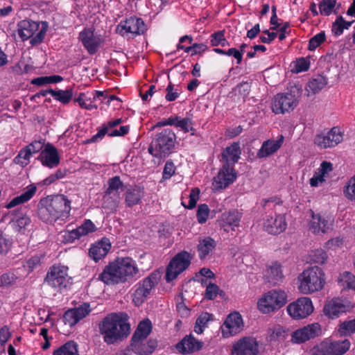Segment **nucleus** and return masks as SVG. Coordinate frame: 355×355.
Listing matches in <instances>:
<instances>
[{
    "mask_svg": "<svg viewBox=\"0 0 355 355\" xmlns=\"http://www.w3.org/2000/svg\"><path fill=\"white\" fill-rule=\"evenodd\" d=\"M344 192L348 199L355 202V176L349 180Z\"/></svg>",
    "mask_w": 355,
    "mask_h": 355,
    "instance_id": "nucleus-52",
    "label": "nucleus"
},
{
    "mask_svg": "<svg viewBox=\"0 0 355 355\" xmlns=\"http://www.w3.org/2000/svg\"><path fill=\"white\" fill-rule=\"evenodd\" d=\"M241 218V214L236 209L225 212L221 215L220 226L225 231H229L228 227H238Z\"/></svg>",
    "mask_w": 355,
    "mask_h": 355,
    "instance_id": "nucleus-28",
    "label": "nucleus"
},
{
    "mask_svg": "<svg viewBox=\"0 0 355 355\" xmlns=\"http://www.w3.org/2000/svg\"><path fill=\"white\" fill-rule=\"evenodd\" d=\"M166 90L167 92V94L165 98L168 101H175L179 96L178 92H173L174 86L171 83H170L169 85L167 86Z\"/></svg>",
    "mask_w": 355,
    "mask_h": 355,
    "instance_id": "nucleus-61",
    "label": "nucleus"
},
{
    "mask_svg": "<svg viewBox=\"0 0 355 355\" xmlns=\"http://www.w3.org/2000/svg\"><path fill=\"white\" fill-rule=\"evenodd\" d=\"M327 84V79L324 76L317 75L308 83L306 90H310L313 94H316L322 89Z\"/></svg>",
    "mask_w": 355,
    "mask_h": 355,
    "instance_id": "nucleus-36",
    "label": "nucleus"
},
{
    "mask_svg": "<svg viewBox=\"0 0 355 355\" xmlns=\"http://www.w3.org/2000/svg\"><path fill=\"white\" fill-rule=\"evenodd\" d=\"M152 325L151 322L148 319H146L139 322L137 329L133 334L132 337L134 340L138 338H147L148 336L151 332Z\"/></svg>",
    "mask_w": 355,
    "mask_h": 355,
    "instance_id": "nucleus-37",
    "label": "nucleus"
},
{
    "mask_svg": "<svg viewBox=\"0 0 355 355\" xmlns=\"http://www.w3.org/2000/svg\"><path fill=\"white\" fill-rule=\"evenodd\" d=\"M318 6L322 15L329 16L336 6V0H322Z\"/></svg>",
    "mask_w": 355,
    "mask_h": 355,
    "instance_id": "nucleus-45",
    "label": "nucleus"
},
{
    "mask_svg": "<svg viewBox=\"0 0 355 355\" xmlns=\"http://www.w3.org/2000/svg\"><path fill=\"white\" fill-rule=\"evenodd\" d=\"M161 277V272L159 270H155L137 284L132 299L136 306H139L145 302L151 291L158 284Z\"/></svg>",
    "mask_w": 355,
    "mask_h": 355,
    "instance_id": "nucleus-7",
    "label": "nucleus"
},
{
    "mask_svg": "<svg viewBox=\"0 0 355 355\" xmlns=\"http://www.w3.org/2000/svg\"><path fill=\"white\" fill-rule=\"evenodd\" d=\"M110 248L111 245L109 241L103 239L91 247L89 255L95 261H98L107 254Z\"/></svg>",
    "mask_w": 355,
    "mask_h": 355,
    "instance_id": "nucleus-30",
    "label": "nucleus"
},
{
    "mask_svg": "<svg viewBox=\"0 0 355 355\" xmlns=\"http://www.w3.org/2000/svg\"><path fill=\"white\" fill-rule=\"evenodd\" d=\"M345 331L349 333H355V318L354 320L344 322L340 326V331L344 333Z\"/></svg>",
    "mask_w": 355,
    "mask_h": 355,
    "instance_id": "nucleus-60",
    "label": "nucleus"
},
{
    "mask_svg": "<svg viewBox=\"0 0 355 355\" xmlns=\"http://www.w3.org/2000/svg\"><path fill=\"white\" fill-rule=\"evenodd\" d=\"M37 188L34 185H30L27 190L15 198H14L6 206L7 209H11L21 203H24L29 200L35 193Z\"/></svg>",
    "mask_w": 355,
    "mask_h": 355,
    "instance_id": "nucleus-33",
    "label": "nucleus"
},
{
    "mask_svg": "<svg viewBox=\"0 0 355 355\" xmlns=\"http://www.w3.org/2000/svg\"><path fill=\"white\" fill-rule=\"evenodd\" d=\"M287 301L286 293L282 290L268 292L257 304L258 309L263 313H268L282 307Z\"/></svg>",
    "mask_w": 355,
    "mask_h": 355,
    "instance_id": "nucleus-8",
    "label": "nucleus"
},
{
    "mask_svg": "<svg viewBox=\"0 0 355 355\" xmlns=\"http://www.w3.org/2000/svg\"><path fill=\"white\" fill-rule=\"evenodd\" d=\"M211 44L213 46H217L222 42V41H225L224 36V31H220L213 33L211 35Z\"/></svg>",
    "mask_w": 355,
    "mask_h": 355,
    "instance_id": "nucleus-59",
    "label": "nucleus"
},
{
    "mask_svg": "<svg viewBox=\"0 0 355 355\" xmlns=\"http://www.w3.org/2000/svg\"><path fill=\"white\" fill-rule=\"evenodd\" d=\"M146 31V26L140 18L130 17L121 22L116 27V32L124 35L125 33L134 35L144 34Z\"/></svg>",
    "mask_w": 355,
    "mask_h": 355,
    "instance_id": "nucleus-17",
    "label": "nucleus"
},
{
    "mask_svg": "<svg viewBox=\"0 0 355 355\" xmlns=\"http://www.w3.org/2000/svg\"><path fill=\"white\" fill-rule=\"evenodd\" d=\"M343 140V134L338 127H334L327 135H318L314 142L318 146L327 148L335 146Z\"/></svg>",
    "mask_w": 355,
    "mask_h": 355,
    "instance_id": "nucleus-18",
    "label": "nucleus"
},
{
    "mask_svg": "<svg viewBox=\"0 0 355 355\" xmlns=\"http://www.w3.org/2000/svg\"><path fill=\"white\" fill-rule=\"evenodd\" d=\"M259 343L254 338L243 337L232 345V355H257Z\"/></svg>",
    "mask_w": 355,
    "mask_h": 355,
    "instance_id": "nucleus-15",
    "label": "nucleus"
},
{
    "mask_svg": "<svg viewBox=\"0 0 355 355\" xmlns=\"http://www.w3.org/2000/svg\"><path fill=\"white\" fill-rule=\"evenodd\" d=\"M68 268L64 266H53L48 272L45 282L51 287L62 290L71 284V277L67 274Z\"/></svg>",
    "mask_w": 355,
    "mask_h": 355,
    "instance_id": "nucleus-11",
    "label": "nucleus"
},
{
    "mask_svg": "<svg viewBox=\"0 0 355 355\" xmlns=\"http://www.w3.org/2000/svg\"><path fill=\"white\" fill-rule=\"evenodd\" d=\"M212 314L207 312L202 313L196 320L195 331L198 334H201L203 331V327H205L207 323L212 320Z\"/></svg>",
    "mask_w": 355,
    "mask_h": 355,
    "instance_id": "nucleus-46",
    "label": "nucleus"
},
{
    "mask_svg": "<svg viewBox=\"0 0 355 355\" xmlns=\"http://www.w3.org/2000/svg\"><path fill=\"white\" fill-rule=\"evenodd\" d=\"M289 333L290 331L288 329L279 325L276 326L273 328L272 334H270V340H284L288 336Z\"/></svg>",
    "mask_w": 355,
    "mask_h": 355,
    "instance_id": "nucleus-47",
    "label": "nucleus"
},
{
    "mask_svg": "<svg viewBox=\"0 0 355 355\" xmlns=\"http://www.w3.org/2000/svg\"><path fill=\"white\" fill-rule=\"evenodd\" d=\"M284 141V137L277 140H267L262 144L261 149L257 153V157L259 158L266 157L275 153L282 146Z\"/></svg>",
    "mask_w": 355,
    "mask_h": 355,
    "instance_id": "nucleus-29",
    "label": "nucleus"
},
{
    "mask_svg": "<svg viewBox=\"0 0 355 355\" xmlns=\"http://www.w3.org/2000/svg\"><path fill=\"white\" fill-rule=\"evenodd\" d=\"M326 40V35L324 31H321L309 40V50L314 51L318 46H319Z\"/></svg>",
    "mask_w": 355,
    "mask_h": 355,
    "instance_id": "nucleus-48",
    "label": "nucleus"
},
{
    "mask_svg": "<svg viewBox=\"0 0 355 355\" xmlns=\"http://www.w3.org/2000/svg\"><path fill=\"white\" fill-rule=\"evenodd\" d=\"M91 311L89 304L85 303L78 308L67 310L63 315V321L65 324L73 327L80 320L85 318Z\"/></svg>",
    "mask_w": 355,
    "mask_h": 355,
    "instance_id": "nucleus-20",
    "label": "nucleus"
},
{
    "mask_svg": "<svg viewBox=\"0 0 355 355\" xmlns=\"http://www.w3.org/2000/svg\"><path fill=\"white\" fill-rule=\"evenodd\" d=\"M175 166L173 162L171 160L167 161L164 168L162 178L164 180L169 179L175 173Z\"/></svg>",
    "mask_w": 355,
    "mask_h": 355,
    "instance_id": "nucleus-54",
    "label": "nucleus"
},
{
    "mask_svg": "<svg viewBox=\"0 0 355 355\" xmlns=\"http://www.w3.org/2000/svg\"><path fill=\"white\" fill-rule=\"evenodd\" d=\"M226 55L235 58L236 59L237 64H240L242 61L243 55L241 54V52L236 48H231L228 49V51H227Z\"/></svg>",
    "mask_w": 355,
    "mask_h": 355,
    "instance_id": "nucleus-62",
    "label": "nucleus"
},
{
    "mask_svg": "<svg viewBox=\"0 0 355 355\" xmlns=\"http://www.w3.org/2000/svg\"><path fill=\"white\" fill-rule=\"evenodd\" d=\"M300 96V91L296 87L290 92L277 94L272 101V112L276 114H283L293 111L298 105Z\"/></svg>",
    "mask_w": 355,
    "mask_h": 355,
    "instance_id": "nucleus-6",
    "label": "nucleus"
},
{
    "mask_svg": "<svg viewBox=\"0 0 355 355\" xmlns=\"http://www.w3.org/2000/svg\"><path fill=\"white\" fill-rule=\"evenodd\" d=\"M299 289L307 294L321 290L324 284V273L318 266L310 267L301 275Z\"/></svg>",
    "mask_w": 355,
    "mask_h": 355,
    "instance_id": "nucleus-5",
    "label": "nucleus"
},
{
    "mask_svg": "<svg viewBox=\"0 0 355 355\" xmlns=\"http://www.w3.org/2000/svg\"><path fill=\"white\" fill-rule=\"evenodd\" d=\"M142 198L141 191L139 188L128 189L126 191L125 202L128 207L138 204Z\"/></svg>",
    "mask_w": 355,
    "mask_h": 355,
    "instance_id": "nucleus-42",
    "label": "nucleus"
},
{
    "mask_svg": "<svg viewBox=\"0 0 355 355\" xmlns=\"http://www.w3.org/2000/svg\"><path fill=\"white\" fill-rule=\"evenodd\" d=\"M157 345V341L155 340L146 342V338L137 337L134 340V337H132L130 348L138 355H148L153 352Z\"/></svg>",
    "mask_w": 355,
    "mask_h": 355,
    "instance_id": "nucleus-21",
    "label": "nucleus"
},
{
    "mask_svg": "<svg viewBox=\"0 0 355 355\" xmlns=\"http://www.w3.org/2000/svg\"><path fill=\"white\" fill-rule=\"evenodd\" d=\"M311 260L316 263H324L327 258V253L322 249H317L311 252Z\"/></svg>",
    "mask_w": 355,
    "mask_h": 355,
    "instance_id": "nucleus-50",
    "label": "nucleus"
},
{
    "mask_svg": "<svg viewBox=\"0 0 355 355\" xmlns=\"http://www.w3.org/2000/svg\"><path fill=\"white\" fill-rule=\"evenodd\" d=\"M350 306L343 300L337 298L329 301L323 309L324 313L330 318H338L340 314L349 311Z\"/></svg>",
    "mask_w": 355,
    "mask_h": 355,
    "instance_id": "nucleus-22",
    "label": "nucleus"
},
{
    "mask_svg": "<svg viewBox=\"0 0 355 355\" xmlns=\"http://www.w3.org/2000/svg\"><path fill=\"white\" fill-rule=\"evenodd\" d=\"M322 334L319 323H313L291 333V340L295 343H302Z\"/></svg>",
    "mask_w": 355,
    "mask_h": 355,
    "instance_id": "nucleus-16",
    "label": "nucleus"
},
{
    "mask_svg": "<svg viewBox=\"0 0 355 355\" xmlns=\"http://www.w3.org/2000/svg\"><path fill=\"white\" fill-rule=\"evenodd\" d=\"M219 287L214 283H209L205 291V298L209 300H213L218 294Z\"/></svg>",
    "mask_w": 355,
    "mask_h": 355,
    "instance_id": "nucleus-51",
    "label": "nucleus"
},
{
    "mask_svg": "<svg viewBox=\"0 0 355 355\" xmlns=\"http://www.w3.org/2000/svg\"><path fill=\"white\" fill-rule=\"evenodd\" d=\"M203 343L192 335L186 336L176 345V349L182 354H190L202 349Z\"/></svg>",
    "mask_w": 355,
    "mask_h": 355,
    "instance_id": "nucleus-26",
    "label": "nucleus"
},
{
    "mask_svg": "<svg viewBox=\"0 0 355 355\" xmlns=\"http://www.w3.org/2000/svg\"><path fill=\"white\" fill-rule=\"evenodd\" d=\"M216 245V241L211 237H207L200 241L198 245L200 259H204L215 248Z\"/></svg>",
    "mask_w": 355,
    "mask_h": 355,
    "instance_id": "nucleus-34",
    "label": "nucleus"
},
{
    "mask_svg": "<svg viewBox=\"0 0 355 355\" xmlns=\"http://www.w3.org/2000/svg\"><path fill=\"white\" fill-rule=\"evenodd\" d=\"M241 149L239 144L234 142L222 153V160L225 162L217 176L214 177L212 189L220 190L231 184L236 178V173L232 166L240 158Z\"/></svg>",
    "mask_w": 355,
    "mask_h": 355,
    "instance_id": "nucleus-4",
    "label": "nucleus"
},
{
    "mask_svg": "<svg viewBox=\"0 0 355 355\" xmlns=\"http://www.w3.org/2000/svg\"><path fill=\"white\" fill-rule=\"evenodd\" d=\"M17 26L18 34L21 40L25 41L31 38V44L32 45L41 43L46 32V28L42 27L33 37L34 33L39 29L40 24L32 20H22L18 23Z\"/></svg>",
    "mask_w": 355,
    "mask_h": 355,
    "instance_id": "nucleus-10",
    "label": "nucleus"
},
{
    "mask_svg": "<svg viewBox=\"0 0 355 355\" xmlns=\"http://www.w3.org/2000/svg\"><path fill=\"white\" fill-rule=\"evenodd\" d=\"M289 315L294 319L305 318L313 311V306L310 298L304 297L290 304L287 307Z\"/></svg>",
    "mask_w": 355,
    "mask_h": 355,
    "instance_id": "nucleus-14",
    "label": "nucleus"
},
{
    "mask_svg": "<svg viewBox=\"0 0 355 355\" xmlns=\"http://www.w3.org/2000/svg\"><path fill=\"white\" fill-rule=\"evenodd\" d=\"M354 21H347L340 15L333 23L331 31L336 35H340L343 33L344 29H348Z\"/></svg>",
    "mask_w": 355,
    "mask_h": 355,
    "instance_id": "nucleus-44",
    "label": "nucleus"
},
{
    "mask_svg": "<svg viewBox=\"0 0 355 355\" xmlns=\"http://www.w3.org/2000/svg\"><path fill=\"white\" fill-rule=\"evenodd\" d=\"M324 177L320 173H315L312 178L310 179V184L311 187H317L319 182H323L325 181Z\"/></svg>",
    "mask_w": 355,
    "mask_h": 355,
    "instance_id": "nucleus-64",
    "label": "nucleus"
},
{
    "mask_svg": "<svg viewBox=\"0 0 355 355\" xmlns=\"http://www.w3.org/2000/svg\"><path fill=\"white\" fill-rule=\"evenodd\" d=\"M120 198V196L104 192V195L103 196V207L112 211H114L119 205Z\"/></svg>",
    "mask_w": 355,
    "mask_h": 355,
    "instance_id": "nucleus-41",
    "label": "nucleus"
},
{
    "mask_svg": "<svg viewBox=\"0 0 355 355\" xmlns=\"http://www.w3.org/2000/svg\"><path fill=\"white\" fill-rule=\"evenodd\" d=\"M310 62L304 58H301L296 61L295 70L296 73L306 71L309 69Z\"/></svg>",
    "mask_w": 355,
    "mask_h": 355,
    "instance_id": "nucleus-57",
    "label": "nucleus"
},
{
    "mask_svg": "<svg viewBox=\"0 0 355 355\" xmlns=\"http://www.w3.org/2000/svg\"><path fill=\"white\" fill-rule=\"evenodd\" d=\"M338 282L344 288L355 290V276L350 272L345 271L340 274Z\"/></svg>",
    "mask_w": 355,
    "mask_h": 355,
    "instance_id": "nucleus-38",
    "label": "nucleus"
},
{
    "mask_svg": "<svg viewBox=\"0 0 355 355\" xmlns=\"http://www.w3.org/2000/svg\"><path fill=\"white\" fill-rule=\"evenodd\" d=\"M37 214L44 222L52 223L58 219L64 220L71 210V201L62 194L47 196L38 203Z\"/></svg>",
    "mask_w": 355,
    "mask_h": 355,
    "instance_id": "nucleus-2",
    "label": "nucleus"
},
{
    "mask_svg": "<svg viewBox=\"0 0 355 355\" xmlns=\"http://www.w3.org/2000/svg\"><path fill=\"white\" fill-rule=\"evenodd\" d=\"M192 125V121L189 118H184L182 119H179L176 123V127H179L185 132H187L190 130H193Z\"/></svg>",
    "mask_w": 355,
    "mask_h": 355,
    "instance_id": "nucleus-56",
    "label": "nucleus"
},
{
    "mask_svg": "<svg viewBox=\"0 0 355 355\" xmlns=\"http://www.w3.org/2000/svg\"><path fill=\"white\" fill-rule=\"evenodd\" d=\"M122 123L121 119H117L114 121H109L107 124H104L103 128L98 132L97 134L94 135L91 139L87 141V143L96 142L98 139H102L108 131V128H114Z\"/></svg>",
    "mask_w": 355,
    "mask_h": 355,
    "instance_id": "nucleus-40",
    "label": "nucleus"
},
{
    "mask_svg": "<svg viewBox=\"0 0 355 355\" xmlns=\"http://www.w3.org/2000/svg\"><path fill=\"white\" fill-rule=\"evenodd\" d=\"M138 272L139 269L131 258H118L104 268L98 279L107 285H114L126 282Z\"/></svg>",
    "mask_w": 355,
    "mask_h": 355,
    "instance_id": "nucleus-3",
    "label": "nucleus"
},
{
    "mask_svg": "<svg viewBox=\"0 0 355 355\" xmlns=\"http://www.w3.org/2000/svg\"><path fill=\"white\" fill-rule=\"evenodd\" d=\"M250 90V85L248 82H243L239 84L235 88L234 91L237 92L244 99L249 94Z\"/></svg>",
    "mask_w": 355,
    "mask_h": 355,
    "instance_id": "nucleus-55",
    "label": "nucleus"
},
{
    "mask_svg": "<svg viewBox=\"0 0 355 355\" xmlns=\"http://www.w3.org/2000/svg\"><path fill=\"white\" fill-rule=\"evenodd\" d=\"M95 230L96 227L94 224L90 220H85L80 226L70 232L69 237L73 240L78 239L80 236L87 235Z\"/></svg>",
    "mask_w": 355,
    "mask_h": 355,
    "instance_id": "nucleus-32",
    "label": "nucleus"
},
{
    "mask_svg": "<svg viewBox=\"0 0 355 355\" xmlns=\"http://www.w3.org/2000/svg\"><path fill=\"white\" fill-rule=\"evenodd\" d=\"M79 39L83 42V46L91 55L94 54L98 51L100 44V37L95 36L90 29H85L79 34Z\"/></svg>",
    "mask_w": 355,
    "mask_h": 355,
    "instance_id": "nucleus-24",
    "label": "nucleus"
},
{
    "mask_svg": "<svg viewBox=\"0 0 355 355\" xmlns=\"http://www.w3.org/2000/svg\"><path fill=\"white\" fill-rule=\"evenodd\" d=\"M192 255L187 251L178 253L169 262L166 271L165 279L167 282L175 279L191 264Z\"/></svg>",
    "mask_w": 355,
    "mask_h": 355,
    "instance_id": "nucleus-9",
    "label": "nucleus"
},
{
    "mask_svg": "<svg viewBox=\"0 0 355 355\" xmlns=\"http://www.w3.org/2000/svg\"><path fill=\"white\" fill-rule=\"evenodd\" d=\"M16 279L12 273H4L0 277V284L4 286H9L15 282Z\"/></svg>",
    "mask_w": 355,
    "mask_h": 355,
    "instance_id": "nucleus-58",
    "label": "nucleus"
},
{
    "mask_svg": "<svg viewBox=\"0 0 355 355\" xmlns=\"http://www.w3.org/2000/svg\"><path fill=\"white\" fill-rule=\"evenodd\" d=\"M38 159L44 166L49 168L56 167L60 159L58 150L50 143L46 144Z\"/></svg>",
    "mask_w": 355,
    "mask_h": 355,
    "instance_id": "nucleus-23",
    "label": "nucleus"
},
{
    "mask_svg": "<svg viewBox=\"0 0 355 355\" xmlns=\"http://www.w3.org/2000/svg\"><path fill=\"white\" fill-rule=\"evenodd\" d=\"M123 190L124 184L122 181H121L119 176H114L108 179L107 188L105 192L120 196L121 191H123Z\"/></svg>",
    "mask_w": 355,
    "mask_h": 355,
    "instance_id": "nucleus-35",
    "label": "nucleus"
},
{
    "mask_svg": "<svg viewBox=\"0 0 355 355\" xmlns=\"http://www.w3.org/2000/svg\"><path fill=\"white\" fill-rule=\"evenodd\" d=\"M175 134L170 129H164L154 138L155 147L158 150L162 157L168 156L175 146Z\"/></svg>",
    "mask_w": 355,
    "mask_h": 355,
    "instance_id": "nucleus-12",
    "label": "nucleus"
},
{
    "mask_svg": "<svg viewBox=\"0 0 355 355\" xmlns=\"http://www.w3.org/2000/svg\"><path fill=\"white\" fill-rule=\"evenodd\" d=\"M31 154L36 153L43 148V144L40 141H35L26 146Z\"/></svg>",
    "mask_w": 355,
    "mask_h": 355,
    "instance_id": "nucleus-63",
    "label": "nucleus"
},
{
    "mask_svg": "<svg viewBox=\"0 0 355 355\" xmlns=\"http://www.w3.org/2000/svg\"><path fill=\"white\" fill-rule=\"evenodd\" d=\"M311 220L310 222V230L315 234L326 233L331 229L332 223L320 214H314L312 210Z\"/></svg>",
    "mask_w": 355,
    "mask_h": 355,
    "instance_id": "nucleus-27",
    "label": "nucleus"
},
{
    "mask_svg": "<svg viewBox=\"0 0 355 355\" xmlns=\"http://www.w3.org/2000/svg\"><path fill=\"white\" fill-rule=\"evenodd\" d=\"M51 96L57 101L61 102L63 104H67L70 102L73 95L72 89L66 90H58L50 92Z\"/></svg>",
    "mask_w": 355,
    "mask_h": 355,
    "instance_id": "nucleus-43",
    "label": "nucleus"
},
{
    "mask_svg": "<svg viewBox=\"0 0 355 355\" xmlns=\"http://www.w3.org/2000/svg\"><path fill=\"white\" fill-rule=\"evenodd\" d=\"M31 153L30 150H28V148L26 147L25 148L22 149L19 155L15 158V162L17 164H20L21 165H26L27 161L29 159L30 156L31 155Z\"/></svg>",
    "mask_w": 355,
    "mask_h": 355,
    "instance_id": "nucleus-53",
    "label": "nucleus"
},
{
    "mask_svg": "<svg viewBox=\"0 0 355 355\" xmlns=\"http://www.w3.org/2000/svg\"><path fill=\"white\" fill-rule=\"evenodd\" d=\"M209 209L206 204H201L198 206L197 210V218L198 221L202 224L205 223L209 216Z\"/></svg>",
    "mask_w": 355,
    "mask_h": 355,
    "instance_id": "nucleus-49",
    "label": "nucleus"
},
{
    "mask_svg": "<svg viewBox=\"0 0 355 355\" xmlns=\"http://www.w3.org/2000/svg\"><path fill=\"white\" fill-rule=\"evenodd\" d=\"M128 315L124 312L107 315L99 324L100 332L107 344H113L126 338L130 332V325L127 322Z\"/></svg>",
    "mask_w": 355,
    "mask_h": 355,
    "instance_id": "nucleus-1",
    "label": "nucleus"
},
{
    "mask_svg": "<svg viewBox=\"0 0 355 355\" xmlns=\"http://www.w3.org/2000/svg\"><path fill=\"white\" fill-rule=\"evenodd\" d=\"M349 347L350 343L347 339L334 342L325 340L315 348V355H343Z\"/></svg>",
    "mask_w": 355,
    "mask_h": 355,
    "instance_id": "nucleus-13",
    "label": "nucleus"
},
{
    "mask_svg": "<svg viewBox=\"0 0 355 355\" xmlns=\"http://www.w3.org/2000/svg\"><path fill=\"white\" fill-rule=\"evenodd\" d=\"M243 327V320L239 313H230L222 326L223 336L228 337L241 331Z\"/></svg>",
    "mask_w": 355,
    "mask_h": 355,
    "instance_id": "nucleus-19",
    "label": "nucleus"
},
{
    "mask_svg": "<svg viewBox=\"0 0 355 355\" xmlns=\"http://www.w3.org/2000/svg\"><path fill=\"white\" fill-rule=\"evenodd\" d=\"M287 224L284 215H278L275 217L270 216L264 223V229L269 234H278L284 232Z\"/></svg>",
    "mask_w": 355,
    "mask_h": 355,
    "instance_id": "nucleus-25",
    "label": "nucleus"
},
{
    "mask_svg": "<svg viewBox=\"0 0 355 355\" xmlns=\"http://www.w3.org/2000/svg\"><path fill=\"white\" fill-rule=\"evenodd\" d=\"M265 277L267 282L272 286H275L282 282L283 275L280 265L275 263L270 266L266 272Z\"/></svg>",
    "mask_w": 355,
    "mask_h": 355,
    "instance_id": "nucleus-31",
    "label": "nucleus"
},
{
    "mask_svg": "<svg viewBox=\"0 0 355 355\" xmlns=\"http://www.w3.org/2000/svg\"><path fill=\"white\" fill-rule=\"evenodd\" d=\"M53 355H78L77 344L69 341L53 352Z\"/></svg>",
    "mask_w": 355,
    "mask_h": 355,
    "instance_id": "nucleus-39",
    "label": "nucleus"
}]
</instances>
